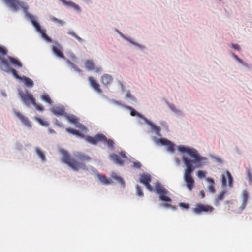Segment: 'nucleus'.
<instances>
[{
  "mask_svg": "<svg viewBox=\"0 0 252 252\" xmlns=\"http://www.w3.org/2000/svg\"><path fill=\"white\" fill-rule=\"evenodd\" d=\"M66 131L69 133H70L73 135H77V136H81V133H80L79 131V130H76V129H71V128H66Z\"/></svg>",
  "mask_w": 252,
  "mask_h": 252,
  "instance_id": "28",
  "label": "nucleus"
},
{
  "mask_svg": "<svg viewBox=\"0 0 252 252\" xmlns=\"http://www.w3.org/2000/svg\"><path fill=\"white\" fill-rule=\"evenodd\" d=\"M157 144H161L163 145H166L169 143V140L166 138H159L158 139L157 142Z\"/></svg>",
  "mask_w": 252,
  "mask_h": 252,
  "instance_id": "34",
  "label": "nucleus"
},
{
  "mask_svg": "<svg viewBox=\"0 0 252 252\" xmlns=\"http://www.w3.org/2000/svg\"><path fill=\"white\" fill-rule=\"evenodd\" d=\"M227 178L228 179L229 184L230 186L232 184V177L228 171H226L225 173L222 175V185L225 186L227 185Z\"/></svg>",
  "mask_w": 252,
  "mask_h": 252,
  "instance_id": "14",
  "label": "nucleus"
},
{
  "mask_svg": "<svg viewBox=\"0 0 252 252\" xmlns=\"http://www.w3.org/2000/svg\"><path fill=\"white\" fill-rule=\"evenodd\" d=\"M35 151L37 154L41 158L42 161H45L46 160V158L42 151L39 148H37Z\"/></svg>",
  "mask_w": 252,
  "mask_h": 252,
  "instance_id": "27",
  "label": "nucleus"
},
{
  "mask_svg": "<svg viewBox=\"0 0 252 252\" xmlns=\"http://www.w3.org/2000/svg\"><path fill=\"white\" fill-rule=\"evenodd\" d=\"M151 181V176L150 174L146 173L140 175L139 178L140 182L143 184L149 191H152L154 189L152 186L150 184Z\"/></svg>",
  "mask_w": 252,
  "mask_h": 252,
  "instance_id": "10",
  "label": "nucleus"
},
{
  "mask_svg": "<svg viewBox=\"0 0 252 252\" xmlns=\"http://www.w3.org/2000/svg\"><path fill=\"white\" fill-rule=\"evenodd\" d=\"M84 64L85 68L88 71L92 70L95 68V63L92 60H88L86 61L84 63Z\"/></svg>",
  "mask_w": 252,
  "mask_h": 252,
  "instance_id": "21",
  "label": "nucleus"
},
{
  "mask_svg": "<svg viewBox=\"0 0 252 252\" xmlns=\"http://www.w3.org/2000/svg\"><path fill=\"white\" fill-rule=\"evenodd\" d=\"M97 176L100 182L104 185H110L112 182L111 179H108L105 175L99 173Z\"/></svg>",
  "mask_w": 252,
  "mask_h": 252,
  "instance_id": "19",
  "label": "nucleus"
},
{
  "mask_svg": "<svg viewBox=\"0 0 252 252\" xmlns=\"http://www.w3.org/2000/svg\"><path fill=\"white\" fill-rule=\"evenodd\" d=\"M126 96L127 97L131 98L132 96H131V94L130 93H127L126 94Z\"/></svg>",
  "mask_w": 252,
  "mask_h": 252,
  "instance_id": "54",
  "label": "nucleus"
},
{
  "mask_svg": "<svg viewBox=\"0 0 252 252\" xmlns=\"http://www.w3.org/2000/svg\"><path fill=\"white\" fill-rule=\"evenodd\" d=\"M141 166V164L138 162H133V167L136 168H140Z\"/></svg>",
  "mask_w": 252,
  "mask_h": 252,
  "instance_id": "46",
  "label": "nucleus"
},
{
  "mask_svg": "<svg viewBox=\"0 0 252 252\" xmlns=\"http://www.w3.org/2000/svg\"><path fill=\"white\" fill-rule=\"evenodd\" d=\"M112 178L116 180H117L118 182H119L120 184H121L122 185H124L125 184V182L124 180L120 176H118L116 175H113Z\"/></svg>",
  "mask_w": 252,
  "mask_h": 252,
  "instance_id": "39",
  "label": "nucleus"
},
{
  "mask_svg": "<svg viewBox=\"0 0 252 252\" xmlns=\"http://www.w3.org/2000/svg\"><path fill=\"white\" fill-rule=\"evenodd\" d=\"M112 178L116 180H117L118 182H119L120 184H121L122 185H124L125 184V182L124 180L120 176H118L116 175H113Z\"/></svg>",
  "mask_w": 252,
  "mask_h": 252,
  "instance_id": "40",
  "label": "nucleus"
},
{
  "mask_svg": "<svg viewBox=\"0 0 252 252\" xmlns=\"http://www.w3.org/2000/svg\"><path fill=\"white\" fill-rule=\"evenodd\" d=\"M6 60L7 61L8 63L9 64V63L11 64L15 67L20 68H22L23 66V64L22 63L20 62V61L14 57L8 56L7 57V59Z\"/></svg>",
  "mask_w": 252,
  "mask_h": 252,
  "instance_id": "11",
  "label": "nucleus"
},
{
  "mask_svg": "<svg viewBox=\"0 0 252 252\" xmlns=\"http://www.w3.org/2000/svg\"><path fill=\"white\" fill-rule=\"evenodd\" d=\"M52 50L53 52L59 57L64 59L65 57L61 50L59 46H53Z\"/></svg>",
  "mask_w": 252,
  "mask_h": 252,
  "instance_id": "22",
  "label": "nucleus"
},
{
  "mask_svg": "<svg viewBox=\"0 0 252 252\" xmlns=\"http://www.w3.org/2000/svg\"><path fill=\"white\" fill-rule=\"evenodd\" d=\"M85 139L88 142L94 145L96 144L100 141L106 143L109 148L113 147L114 145L113 140L107 139L106 136L101 133H98L94 137L87 136Z\"/></svg>",
  "mask_w": 252,
  "mask_h": 252,
  "instance_id": "5",
  "label": "nucleus"
},
{
  "mask_svg": "<svg viewBox=\"0 0 252 252\" xmlns=\"http://www.w3.org/2000/svg\"><path fill=\"white\" fill-rule=\"evenodd\" d=\"M36 120L42 126H47L49 125V123L47 121H45L41 118H36Z\"/></svg>",
  "mask_w": 252,
  "mask_h": 252,
  "instance_id": "33",
  "label": "nucleus"
},
{
  "mask_svg": "<svg viewBox=\"0 0 252 252\" xmlns=\"http://www.w3.org/2000/svg\"><path fill=\"white\" fill-rule=\"evenodd\" d=\"M18 93L21 98L22 101L27 106L30 105H33L37 110L42 111L44 110V107L42 105H38L35 101V99L33 96L32 94L29 93L26 91L24 92L23 91L19 90Z\"/></svg>",
  "mask_w": 252,
  "mask_h": 252,
  "instance_id": "4",
  "label": "nucleus"
},
{
  "mask_svg": "<svg viewBox=\"0 0 252 252\" xmlns=\"http://www.w3.org/2000/svg\"><path fill=\"white\" fill-rule=\"evenodd\" d=\"M74 157L76 159L82 162L89 161L91 160V158L90 157L80 152H77L75 153Z\"/></svg>",
  "mask_w": 252,
  "mask_h": 252,
  "instance_id": "12",
  "label": "nucleus"
},
{
  "mask_svg": "<svg viewBox=\"0 0 252 252\" xmlns=\"http://www.w3.org/2000/svg\"><path fill=\"white\" fill-rule=\"evenodd\" d=\"M3 1L14 11H17L20 8H22L23 11L26 13L27 17L31 20L33 26L41 34L42 37L48 42H52L51 38L46 34L44 30L41 29L35 17L32 15L27 13L28 5L27 4L20 1L19 0H3Z\"/></svg>",
  "mask_w": 252,
  "mask_h": 252,
  "instance_id": "2",
  "label": "nucleus"
},
{
  "mask_svg": "<svg viewBox=\"0 0 252 252\" xmlns=\"http://www.w3.org/2000/svg\"><path fill=\"white\" fill-rule=\"evenodd\" d=\"M23 81V82L24 83V84L29 87H32L33 86V82L32 80L27 77L24 76L23 77H22V79H21Z\"/></svg>",
  "mask_w": 252,
  "mask_h": 252,
  "instance_id": "23",
  "label": "nucleus"
},
{
  "mask_svg": "<svg viewBox=\"0 0 252 252\" xmlns=\"http://www.w3.org/2000/svg\"><path fill=\"white\" fill-rule=\"evenodd\" d=\"M69 63L70 64H71V65L78 72H81V70L78 69L73 63H71L70 62H69Z\"/></svg>",
  "mask_w": 252,
  "mask_h": 252,
  "instance_id": "49",
  "label": "nucleus"
},
{
  "mask_svg": "<svg viewBox=\"0 0 252 252\" xmlns=\"http://www.w3.org/2000/svg\"><path fill=\"white\" fill-rule=\"evenodd\" d=\"M88 79L92 87H93L98 93L101 94L102 93V90L100 88V85L97 81L93 77H89Z\"/></svg>",
  "mask_w": 252,
  "mask_h": 252,
  "instance_id": "15",
  "label": "nucleus"
},
{
  "mask_svg": "<svg viewBox=\"0 0 252 252\" xmlns=\"http://www.w3.org/2000/svg\"><path fill=\"white\" fill-rule=\"evenodd\" d=\"M233 57H234V58H235L236 60H238L239 59V58L238 57V56H237V55H235V54H233Z\"/></svg>",
  "mask_w": 252,
  "mask_h": 252,
  "instance_id": "53",
  "label": "nucleus"
},
{
  "mask_svg": "<svg viewBox=\"0 0 252 252\" xmlns=\"http://www.w3.org/2000/svg\"><path fill=\"white\" fill-rule=\"evenodd\" d=\"M155 191L159 195V197L160 200L169 203L172 202V199L166 195L168 191L160 183H156L155 185Z\"/></svg>",
  "mask_w": 252,
  "mask_h": 252,
  "instance_id": "6",
  "label": "nucleus"
},
{
  "mask_svg": "<svg viewBox=\"0 0 252 252\" xmlns=\"http://www.w3.org/2000/svg\"><path fill=\"white\" fill-rule=\"evenodd\" d=\"M62 158L61 159L63 163L66 164L68 166L71 168L74 171H78L79 169H86V165L82 162L76 161L74 158H72L68 152L65 150H62Z\"/></svg>",
  "mask_w": 252,
  "mask_h": 252,
  "instance_id": "3",
  "label": "nucleus"
},
{
  "mask_svg": "<svg viewBox=\"0 0 252 252\" xmlns=\"http://www.w3.org/2000/svg\"><path fill=\"white\" fill-rule=\"evenodd\" d=\"M170 109L175 113H179L180 111L176 108L175 105L174 104L168 103V104Z\"/></svg>",
  "mask_w": 252,
  "mask_h": 252,
  "instance_id": "41",
  "label": "nucleus"
},
{
  "mask_svg": "<svg viewBox=\"0 0 252 252\" xmlns=\"http://www.w3.org/2000/svg\"><path fill=\"white\" fill-rule=\"evenodd\" d=\"M161 206L164 208H173L174 207L170 204L168 203H164L161 205Z\"/></svg>",
  "mask_w": 252,
  "mask_h": 252,
  "instance_id": "47",
  "label": "nucleus"
},
{
  "mask_svg": "<svg viewBox=\"0 0 252 252\" xmlns=\"http://www.w3.org/2000/svg\"><path fill=\"white\" fill-rule=\"evenodd\" d=\"M136 194L139 197H143L144 196L143 192L142 190L141 187L139 185L136 186Z\"/></svg>",
  "mask_w": 252,
  "mask_h": 252,
  "instance_id": "36",
  "label": "nucleus"
},
{
  "mask_svg": "<svg viewBox=\"0 0 252 252\" xmlns=\"http://www.w3.org/2000/svg\"><path fill=\"white\" fill-rule=\"evenodd\" d=\"M206 181L209 183V185L208 187L209 191L213 194L215 193L216 190L214 187L215 182L214 179L211 178H208L206 179Z\"/></svg>",
  "mask_w": 252,
  "mask_h": 252,
  "instance_id": "20",
  "label": "nucleus"
},
{
  "mask_svg": "<svg viewBox=\"0 0 252 252\" xmlns=\"http://www.w3.org/2000/svg\"><path fill=\"white\" fill-rule=\"evenodd\" d=\"M112 178L116 180H117L118 182H119L120 184H121L122 185H124L125 184V182L124 180L120 176H118L116 175H113Z\"/></svg>",
  "mask_w": 252,
  "mask_h": 252,
  "instance_id": "38",
  "label": "nucleus"
},
{
  "mask_svg": "<svg viewBox=\"0 0 252 252\" xmlns=\"http://www.w3.org/2000/svg\"><path fill=\"white\" fill-rule=\"evenodd\" d=\"M214 210L213 206L208 205H204L201 203H197L193 211L196 214H200L202 212H212Z\"/></svg>",
  "mask_w": 252,
  "mask_h": 252,
  "instance_id": "8",
  "label": "nucleus"
},
{
  "mask_svg": "<svg viewBox=\"0 0 252 252\" xmlns=\"http://www.w3.org/2000/svg\"><path fill=\"white\" fill-rule=\"evenodd\" d=\"M215 159H216V160L217 162H220V163L222 162V160L220 158H215Z\"/></svg>",
  "mask_w": 252,
  "mask_h": 252,
  "instance_id": "52",
  "label": "nucleus"
},
{
  "mask_svg": "<svg viewBox=\"0 0 252 252\" xmlns=\"http://www.w3.org/2000/svg\"><path fill=\"white\" fill-rule=\"evenodd\" d=\"M14 113L16 116L21 120L23 124L29 127H31L32 126V125L27 117L24 116L18 111H15Z\"/></svg>",
  "mask_w": 252,
  "mask_h": 252,
  "instance_id": "13",
  "label": "nucleus"
},
{
  "mask_svg": "<svg viewBox=\"0 0 252 252\" xmlns=\"http://www.w3.org/2000/svg\"><path fill=\"white\" fill-rule=\"evenodd\" d=\"M101 81L103 85L108 86L112 82L113 78L111 75L105 74L101 76Z\"/></svg>",
  "mask_w": 252,
  "mask_h": 252,
  "instance_id": "17",
  "label": "nucleus"
},
{
  "mask_svg": "<svg viewBox=\"0 0 252 252\" xmlns=\"http://www.w3.org/2000/svg\"><path fill=\"white\" fill-rule=\"evenodd\" d=\"M166 145L168 151L173 152L175 151V145L170 141Z\"/></svg>",
  "mask_w": 252,
  "mask_h": 252,
  "instance_id": "37",
  "label": "nucleus"
},
{
  "mask_svg": "<svg viewBox=\"0 0 252 252\" xmlns=\"http://www.w3.org/2000/svg\"><path fill=\"white\" fill-rule=\"evenodd\" d=\"M247 176L249 180L252 182V175L251 174V171L249 169L247 168L246 170Z\"/></svg>",
  "mask_w": 252,
  "mask_h": 252,
  "instance_id": "44",
  "label": "nucleus"
},
{
  "mask_svg": "<svg viewBox=\"0 0 252 252\" xmlns=\"http://www.w3.org/2000/svg\"><path fill=\"white\" fill-rule=\"evenodd\" d=\"M42 99L49 104H51L52 103L51 99L50 98L49 95L48 94H44L41 96Z\"/></svg>",
  "mask_w": 252,
  "mask_h": 252,
  "instance_id": "32",
  "label": "nucleus"
},
{
  "mask_svg": "<svg viewBox=\"0 0 252 252\" xmlns=\"http://www.w3.org/2000/svg\"><path fill=\"white\" fill-rule=\"evenodd\" d=\"M50 18L52 22H55L60 26H63L64 25V22L62 20L58 19L53 16H51Z\"/></svg>",
  "mask_w": 252,
  "mask_h": 252,
  "instance_id": "26",
  "label": "nucleus"
},
{
  "mask_svg": "<svg viewBox=\"0 0 252 252\" xmlns=\"http://www.w3.org/2000/svg\"><path fill=\"white\" fill-rule=\"evenodd\" d=\"M61 2H63V3L68 7H71L73 8L75 10L77 11H80L81 10V9L80 7L74 2L72 1H67L66 0H60Z\"/></svg>",
  "mask_w": 252,
  "mask_h": 252,
  "instance_id": "16",
  "label": "nucleus"
},
{
  "mask_svg": "<svg viewBox=\"0 0 252 252\" xmlns=\"http://www.w3.org/2000/svg\"><path fill=\"white\" fill-rule=\"evenodd\" d=\"M51 112L56 116L63 115L65 113V109L63 107H56L51 109Z\"/></svg>",
  "mask_w": 252,
  "mask_h": 252,
  "instance_id": "18",
  "label": "nucleus"
},
{
  "mask_svg": "<svg viewBox=\"0 0 252 252\" xmlns=\"http://www.w3.org/2000/svg\"><path fill=\"white\" fill-rule=\"evenodd\" d=\"M226 193V191L225 190L222 191V192H220L218 196L215 199V204L216 205H218L219 203L224 198V195L225 193Z\"/></svg>",
  "mask_w": 252,
  "mask_h": 252,
  "instance_id": "24",
  "label": "nucleus"
},
{
  "mask_svg": "<svg viewBox=\"0 0 252 252\" xmlns=\"http://www.w3.org/2000/svg\"><path fill=\"white\" fill-rule=\"evenodd\" d=\"M68 34L74 37L79 42H83V39L80 37L79 36H77L75 33L74 32H73V31H69L68 32Z\"/></svg>",
  "mask_w": 252,
  "mask_h": 252,
  "instance_id": "35",
  "label": "nucleus"
},
{
  "mask_svg": "<svg viewBox=\"0 0 252 252\" xmlns=\"http://www.w3.org/2000/svg\"><path fill=\"white\" fill-rule=\"evenodd\" d=\"M178 149L181 152L186 153L188 155L194 158L191 160L185 155L182 158V161L186 166L184 174V179L186 183L187 187L191 191L194 186V180L191 174L196 168H199L205 164L207 158L201 156L197 150L194 148L179 146Z\"/></svg>",
  "mask_w": 252,
  "mask_h": 252,
  "instance_id": "1",
  "label": "nucleus"
},
{
  "mask_svg": "<svg viewBox=\"0 0 252 252\" xmlns=\"http://www.w3.org/2000/svg\"><path fill=\"white\" fill-rule=\"evenodd\" d=\"M93 70H94L95 72L98 73V74L101 73L102 71V67H101L100 66H95V68Z\"/></svg>",
  "mask_w": 252,
  "mask_h": 252,
  "instance_id": "45",
  "label": "nucleus"
},
{
  "mask_svg": "<svg viewBox=\"0 0 252 252\" xmlns=\"http://www.w3.org/2000/svg\"><path fill=\"white\" fill-rule=\"evenodd\" d=\"M66 118L70 122L77 125L78 123V119L76 117L72 115L71 116H67Z\"/></svg>",
  "mask_w": 252,
  "mask_h": 252,
  "instance_id": "29",
  "label": "nucleus"
},
{
  "mask_svg": "<svg viewBox=\"0 0 252 252\" xmlns=\"http://www.w3.org/2000/svg\"><path fill=\"white\" fill-rule=\"evenodd\" d=\"M48 132L50 134L55 133V131L53 129L51 128L48 129Z\"/></svg>",
  "mask_w": 252,
  "mask_h": 252,
  "instance_id": "51",
  "label": "nucleus"
},
{
  "mask_svg": "<svg viewBox=\"0 0 252 252\" xmlns=\"http://www.w3.org/2000/svg\"><path fill=\"white\" fill-rule=\"evenodd\" d=\"M243 203L241 206L242 209H244L246 207L247 201L248 200V193L247 191H244L243 193Z\"/></svg>",
  "mask_w": 252,
  "mask_h": 252,
  "instance_id": "25",
  "label": "nucleus"
},
{
  "mask_svg": "<svg viewBox=\"0 0 252 252\" xmlns=\"http://www.w3.org/2000/svg\"><path fill=\"white\" fill-rule=\"evenodd\" d=\"M199 195L201 198H203L205 197V193L203 190H201L199 192Z\"/></svg>",
  "mask_w": 252,
  "mask_h": 252,
  "instance_id": "50",
  "label": "nucleus"
},
{
  "mask_svg": "<svg viewBox=\"0 0 252 252\" xmlns=\"http://www.w3.org/2000/svg\"><path fill=\"white\" fill-rule=\"evenodd\" d=\"M206 174V172L204 171L199 170L197 173V176L200 178H203L205 177Z\"/></svg>",
  "mask_w": 252,
  "mask_h": 252,
  "instance_id": "42",
  "label": "nucleus"
},
{
  "mask_svg": "<svg viewBox=\"0 0 252 252\" xmlns=\"http://www.w3.org/2000/svg\"><path fill=\"white\" fill-rule=\"evenodd\" d=\"M179 206L182 209H188L189 208V205L188 203H180Z\"/></svg>",
  "mask_w": 252,
  "mask_h": 252,
  "instance_id": "43",
  "label": "nucleus"
},
{
  "mask_svg": "<svg viewBox=\"0 0 252 252\" xmlns=\"http://www.w3.org/2000/svg\"><path fill=\"white\" fill-rule=\"evenodd\" d=\"M150 125L151 126L152 128L156 132V134L158 135H160V128L159 126H155L154 124L149 123Z\"/></svg>",
  "mask_w": 252,
  "mask_h": 252,
  "instance_id": "30",
  "label": "nucleus"
},
{
  "mask_svg": "<svg viewBox=\"0 0 252 252\" xmlns=\"http://www.w3.org/2000/svg\"><path fill=\"white\" fill-rule=\"evenodd\" d=\"M231 47L238 51H239L240 50V46L238 44H232L231 45Z\"/></svg>",
  "mask_w": 252,
  "mask_h": 252,
  "instance_id": "48",
  "label": "nucleus"
},
{
  "mask_svg": "<svg viewBox=\"0 0 252 252\" xmlns=\"http://www.w3.org/2000/svg\"><path fill=\"white\" fill-rule=\"evenodd\" d=\"M240 63H242L243 61L242 60L240 59V58L237 60Z\"/></svg>",
  "mask_w": 252,
  "mask_h": 252,
  "instance_id": "55",
  "label": "nucleus"
},
{
  "mask_svg": "<svg viewBox=\"0 0 252 252\" xmlns=\"http://www.w3.org/2000/svg\"><path fill=\"white\" fill-rule=\"evenodd\" d=\"M110 158L116 164L122 166L124 165L125 160L127 159V157L124 152H120L119 154H112Z\"/></svg>",
  "mask_w": 252,
  "mask_h": 252,
  "instance_id": "9",
  "label": "nucleus"
},
{
  "mask_svg": "<svg viewBox=\"0 0 252 252\" xmlns=\"http://www.w3.org/2000/svg\"><path fill=\"white\" fill-rule=\"evenodd\" d=\"M0 67L4 71L11 72L16 79L20 80L22 79V77L18 74L17 71L10 67L6 59H1V65H0Z\"/></svg>",
  "mask_w": 252,
  "mask_h": 252,
  "instance_id": "7",
  "label": "nucleus"
},
{
  "mask_svg": "<svg viewBox=\"0 0 252 252\" xmlns=\"http://www.w3.org/2000/svg\"><path fill=\"white\" fill-rule=\"evenodd\" d=\"M127 108L130 110V115L132 116H137L138 117H141V115L138 112H136L134 109L131 106H127Z\"/></svg>",
  "mask_w": 252,
  "mask_h": 252,
  "instance_id": "31",
  "label": "nucleus"
}]
</instances>
